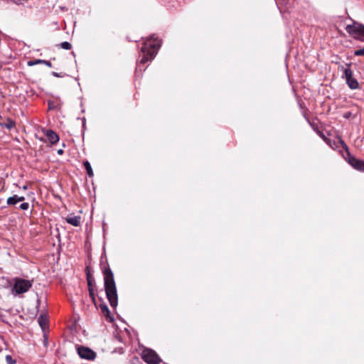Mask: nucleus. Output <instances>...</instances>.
Masks as SVG:
<instances>
[{
	"mask_svg": "<svg viewBox=\"0 0 364 364\" xmlns=\"http://www.w3.org/2000/svg\"><path fill=\"white\" fill-rule=\"evenodd\" d=\"M100 269L104 276L105 290L106 296L112 308H116L118 304L116 283L114 279V274L107 264V259L100 261Z\"/></svg>",
	"mask_w": 364,
	"mask_h": 364,
	"instance_id": "obj_1",
	"label": "nucleus"
},
{
	"mask_svg": "<svg viewBox=\"0 0 364 364\" xmlns=\"http://www.w3.org/2000/svg\"><path fill=\"white\" fill-rule=\"evenodd\" d=\"M351 21L353 23L346 27V32L354 39L364 42V25L354 20Z\"/></svg>",
	"mask_w": 364,
	"mask_h": 364,
	"instance_id": "obj_2",
	"label": "nucleus"
},
{
	"mask_svg": "<svg viewBox=\"0 0 364 364\" xmlns=\"http://www.w3.org/2000/svg\"><path fill=\"white\" fill-rule=\"evenodd\" d=\"M339 141L341 143L342 147L346 151V156H344V158L348 162V164H350V166H352L355 169L364 171V161L351 156L349 149L343 140L340 139Z\"/></svg>",
	"mask_w": 364,
	"mask_h": 364,
	"instance_id": "obj_3",
	"label": "nucleus"
},
{
	"mask_svg": "<svg viewBox=\"0 0 364 364\" xmlns=\"http://www.w3.org/2000/svg\"><path fill=\"white\" fill-rule=\"evenodd\" d=\"M33 280H27L21 278H16L14 279V284L13 290L16 294L25 293L29 290L32 287Z\"/></svg>",
	"mask_w": 364,
	"mask_h": 364,
	"instance_id": "obj_4",
	"label": "nucleus"
},
{
	"mask_svg": "<svg viewBox=\"0 0 364 364\" xmlns=\"http://www.w3.org/2000/svg\"><path fill=\"white\" fill-rule=\"evenodd\" d=\"M161 40L158 38L154 37V36H151L149 38H147L141 48V52H144L147 50L155 51L156 54L158 52V50L161 47Z\"/></svg>",
	"mask_w": 364,
	"mask_h": 364,
	"instance_id": "obj_5",
	"label": "nucleus"
},
{
	"mask_svg": "<svg viewBox=\"0 0 364 364\" xmlns=\"http://www.w3.org/2000/svg\"><path fill=\"white\" fill-rule=\"evenodd\" d=\"M141 358L148 364H159L161 361L157 353L149 348H145L142 350Z\"/></svg>",
	"mask_w": 364,
	"mask_h": 364,
	"instance_id": "obj_6",
	"label": "nucleus"
},
{
	"mask_svg": "<svg viewBox=\"0 0 364 364\" xmlns=\"http://www.w3.org/2000/svg\"><path fill=\"white\" fill-rule=\"evenodd\" d=\"M350 65V64H348V68H344L343 66L341 67V70L344 74L343 77L346 78V83L351 90H355L358 88L359 83L357 80L353 77V72L349 68Z\"/></svg>",
	"mask_w": 364,
	"mask_h": 364,
	"instance_id": "obj_7",
	"label": "nucleus"
},
{
	"mask_svg": "<svg viewBox=\"0 0 364 364\" xmlns=\"http://www.w3.org/2000/svg\"><path fill=\"white\" fill-rule=\"evenodd\" d=\"M77 353L81 358L92 360L96 357V353L90 348L80 346L77 348Z\"/></svg>",
	"mask_w": 364,
	"mask_h": 364,
	"instance_id": "obj_8",
	"label": "nucleus"
},
{
	"mask_svg": "<svg viewBox=\"0 0 364 364\" xmlns=\"http://www.w3.org/2000/svg\"><path fill=\"white\" fill-rule=\"evenodd\" d=\"M142 53V57L139 60V65L138 68L140 67V65L145 64L146 63L151 61L156 55L155 51L147 50Z\"/></svg>",
	"mask_w": 364,
	"mask_h": 364,
	"instance_id": "obj_9",
	"label": "nucleus"
},
{
	"mask_svg": "<svg viewBox=\"0 0 364 364\" xmlns=\"http://www.w3.org/2000/svg\"><path fill=\"white\" fill-rule=\"evenodd\" d=\"M99 300L100 301L99 306H100L101 311L104 314V315L106 316V318L107 319H109V321L110 322H112L114 321V318L111 316L110 311L108 309V306L105 303V301L102 300V299L100 298Z\"/></svg>",
	"mask_w": 364,
	"mask_h": 364,
	"instance_id": "obj_10",
	"label": "nucleus"
},
{
	"mask_svg": "<svg viewBox=\"0 0 364 364\" xmlns=\"http://www.w3.org/2000/svg\"><path fill=\"white\" fill-rule=\"evenodd\" d=\"M46 136L52 144H56L59 141L58 135L51 129L46 131Z\"/></svg>",
	"mask_w": 364,
	"mask_h": 364,
	"instance_id": "obj_11",
	"label": "nucleus"
},
{
	"mask_svg": "<svg viewBox=\"0 0 364 364\" xmlns=\"http://www.w3.org/2000/svg\"><path fill=\"white\" fill-rule=\"evenodd\" d=\"M80 220L81 218L79 215H70L67 218H65V220L68 223L75 227H77L80 225Z\"/></svg>",
	"mask_w": 364,
	"mask_h": 364,
	"instance_id": "obj_12",
	"label": "nucleus"
},
{
	"mask_svg": "<svg viewBox=\"0 0 364 364\" xmlns=\"http://www.w3.org/2000/svg\"><path fill=\"white\" fill-rule=\"evenodd\" d=\"M85 271L88 289L95 288V278L93 275L90 272L88 267H86Z\"/></svg>",
	"mask_w": 364,
	"mask_h": 364,
	"instance_id": "obj_13",
	"label": "nucleus"
},
{
	"mask_svg": "<svg viewBox=\"0 0 364 364\" xmlns=\"http://www.w3.org/2000/svg\"><path fill=\"white\" fill-rule=\"evenodd\" d=\"M27 64L28 66H33V65H36L38 64H40V65L44 64L46 65H47L48 67H50V68L52 67V64L50 61L46 60H41V59H37L35 60H29V61H28Z\"/></svg>",
	"mask_w": 364,
	"mask_h": 364,
	"instance_id": "obj_14",
	"label": "nucleus"
},
{
	"mask_svg": "<svg viewBox=\"0 0 364 364\" xmlns=\"http://www.w3.org/2000/svg\"><path fill=\"white\" fill-rule=\"evenodd\" d=\"M16 122L10 118H7L6 122L0 123V127L3 128H6L7 129H11L14 128Z\"/></svg>",
	"mask_w": 364,
	"mask_h": 364,
	"instance_id": "obj_15",
	"label": "nucleus"
},
{
	"mask_svg": "<svg viewBox=\"0 0 364 364\" xmlns=\"http://www.w3.org/2000/svg\"><path fill=\"white\" fill-rule=\"evenodd\" d=\"M38 321L43 330H44L48 324V320L47 317L43 314L40 315V316L38 318Z\"/></svg>",
	"mask_w": 364,
	"mask_h": 364,
	"instance_id": "obj_16",
	"label": "nucleus"
},
{
	"mask_svg": "<svg viewBox=\"0 0 364 364\" xmlns=\"http://www.w3.org/2000/svg\"><path fill=\"white\" fill-rule=\"evenodd\" d=\"M340 139H342L341 137H339L337 141L334 140V139H328L326 143L329 146H331L332 149H336L338 148V144H341V143L339 141Z\"/></svg>",
	"mask_w": 364,
	"mask_h": 364,
	"instance_id": "obj_17",
	"label": "nucleus"
},
{
	"mask_svg": "<svg viewBox=\"0 0 364 364\" xmlns=\"http://www.w3.org/2000/svg\"><path fill=\"white\" fill-rule=\"evenodd\" d=\"M83 166L87 171V174L88 175V176L92 177L94 173L90 162L88 161H84Z\"/></svg>",
	"mask_w": 364,
	"mask_h": 364,
	"instance_id": "obj_18",
	"label": "nucleus"
},
{
	"mask_svg": "<svg viewBox=\"0 0 364 364\" xmlns=\"http://www.w3.org/2000/svg\"><path fill=\"white\" fill-rule=\"evenodd\" d=\"M6 203L9 206H14L18 203V200L16 199V195H14L13 196H11L8 198L6 200Z\"/></svg>",
	"mask_w": 364,
	"mask_h": 364,
	"instance_id": "obj_19",
	"label": "nucleus"
},
{
	"mask_svg": "<svg viewBox=\"0 0 364 364\" xmlns=\"http://www.w3.org/2000/svg\"><path fill=\"white\" fill-rule=\"evenodd\" d=\"M88 291H89V295H90V298L92 299V303L97 307V301H96V299H95V288H89Z\"/></svg>",
	"mask_w": 364,
	"mask_h": 364,
	"instance_id": "obj_20",
	"label": "nucleus"
},
{
	"mask_svg": "<svg viewBox=\"0 0 364 364\" xmlns=\"http://www.w3.org/2000/svg\"><path fill=\"white\" fill-rule=\"evenodd\" d=\"M61 48L65 50H70L72 48L71 44L69 42L65 41L60 44Z\"/></svg>",
	"mask_w": 364,
	"mask_h": 364,
	"instance_id": "obj_21",
	"label": "nucleus"
},
{
	"mask_svg": "<svg viewBox=\"0 0 364 364\" xmlns=\"http://www.w3.org/2000/svg\"><path fill=\"white\" fill-rule=\"evenodd\" d=\"M5 359L7 364H16V360L11 355H7Z\"/></svg>",
	"mask_w": 364,
	"mask_h": 364,
	"instance_id": "obj_22",
	"label": "nucleus"
},
{
	"mask_svg": "<svg viewBox=\"0 0 364 364\" xmlns=\"http://www.w3.org/2000/svg\"><path fill=\"white\" fill-rule=\"evenodd\" d=\"M354 55L355 56H364V47L360 49H357L354 51Z\"/></svg>",
	"mask_w": 364,
	"mask_h": 364,
	"instance_id": "obj_23",
	"label": "nucleus"
},
{
	"mask_svg": "<svg viewBox=\"0 0 364 364\" xmlns=\"http://www.w3.org/2000/svg\"><path fill=\"white\" fill-rule=\"evenodd\" d=\"M29 208V204L28 203H22L20 206H19V208L21 210H28Z\"/></svg>",
	"mask_w": 364,
	"mask_h": 364,
	"instance_id": "obj_24",
	"label": "nucleus"
},
{
	"mask_svg": "<svg viewBox=\"0 0 364 364\" xmlns=\"http://www.w3.org/2000/svg\"><path fill=\"white\" fill-rule=\"evenodd\" d=\"M48 109H50V110L55 109L57 108V106L52 101H48Z\"/></svg>",
	"mask_w": 364,
	"mask_h": 364,
	"instance_id": "obj_25",
	"label": "nucleus"
},
{
	"mask_svg": "<svg viewBox=\"0 0 364 364\" xmlns=\"http://www.w3.org/2000/svg\"><path fill=\"white\" fill-rule=\"evenodd\" d=\"M325 142L329 139V138H327L325 134L323 133V132H321V130H319L317 133H316Z\"/></svg>",
	"mask_w": 364,
	"mask_h": 364,
	"instance_id": "obj_26",
	"label": "nucleus"
},
{
	"mask_svg": "<svg viewBox=\"0 0 364 364\" xmlns=\"http://www.w3.org/2000/svg\"><path fill=\"white\" fill-rule=\"evenodd\" d=\"M309 124L311 127V128L316 133H317L320 130L318 125H316L312 122H310Z\"/></svg>",
	"mask_w": 364,
	"mask_h": 364,
	"instance_id": "obj_27",
	"label": "nucleus"
},
{
	"mask_svg": "<svg viewBox=\"0 0 364 364\" xmlns=\"http://www.w3.org/2000/svg\"><path fill=\"white\" fill-rule=\"evenodd\" d=\"M16 199L18 200V203L23 202L25 200V197L24 196H18V195H16Z\"/></svg>",
	"mask_w": 364,
	"mask_h": 364,
	"instance_id": "obj_28",
	"label": "nucleus"
},
{
	"mask_svg": "<svg viewBox=\"0 0 364 364\" xmlns=\"http://www.w3.org/2000/svg\"><path fill=\"white\" fill-rule=\"evenodd\" d=\"M52 75H53V76L56 77H63V75H61L60 73H56V72H53V73H52Z\"/></svg>",
	"mask_w": 364,
	"mask_h": 364,
	"instance_id": "obj_29",
	"label": "nucleus"
},
{
	"mask_svg": "<svg viewBox=\"0 0 364 364\" xmlns=\"http://www.w3.org/2000/svg\"><path fill=\"white\" fill-rule=\"evenodd\" d=\"M303 116L305 118V119L306 120V122H308V124L311 122V120L309 119V118L308 117V116L306 115V114L305 112L303 113Z\"/></svg>",
	"mask_w": 364,
	"mask_h": 364,
	"instance_id": "obj_30",
	"label": "nucleus"
},
{
	"mask_svg": "<svg viewBox=\"0 0 364 364\" xmlns=\"http://www.w3.org/2000/svg\"><path fill=\"white\" fill-rule=\"evenodd\" d=\"M63 152H64V151H63V149H58V150L57 151V153H58V154H59V155H62V154H63Z\"/></svg>",
	"mask_w": 364,
	"mask_h": 364,
	"instance_id": "obj_31",
	"label": "nucleus"
},
{
	"mask_svg": "<svg viewBox=\"0 0 364 364\" xmlns=\"http://www.w3.org/2000/svg\"><path fill=\"white\" fill-rule=\"evenodd\" d=\"M23 188L24 190H26V189L27 188V186H24L23 187Z\"/></svg>",
	"mask_w": 364,
	"mask_h": 364,
	"instance_id": "obj_32",
	"label": "nucleus"
},
{
	"mask_svg": "<svg viewBox=\"0 0 364 364\" xmlns=\"http://www.w3.org/2000/svg\"><path fill=\"white\" fill-rule=\"evenodd\" d=\"M0 316H1V314H0Z\"/></svg>",
	"mask_w": 364,
	"mask_h": 364,
	"instance_id": "obj_33",
	"label": "nucleus"
}]
</instances>
